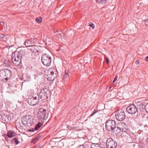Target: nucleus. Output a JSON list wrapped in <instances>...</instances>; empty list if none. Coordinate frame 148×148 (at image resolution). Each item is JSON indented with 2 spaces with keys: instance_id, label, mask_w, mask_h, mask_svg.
I'll use <instances>...</instances> for the list:
<instances>
[{
  "instance_id": "48",
  "label": "nucleus",
  "mask_w": 148,
  "mask_h": 148,
  "mask_svg": "<svg viewBox=\"0 0 148 148\" xmlns=\"http://www.w3.org/2000/svg\"><path fill=\"white\" fill-rule=\"evenodd\" d=\"M147 119H148V116L147 117Z\"/></svg>"
},
{
  "instance_id": "30",
  "label": "nucleus",
  "mask_w": 148,
  "mask_h": 148,
  "mask_svg": "<svg viewBox=\"0 0 148 148\" xmlns=\"http://www.w3.org/2000/svg\"><path fill=\"white\" fill-rule=\"evenodd\" d=\"M144 109L145 111L148 113V103H146Z\"/></svg>"
},
{
  "instance_id": "23",
  "label": "nucleus",
  "mask_w": 148,
  "mask_h": 148,
  "mask_svg": "<svg viewBox=\"0 0 148 148\" xmlns=\"http://www.w3.org/2000/svg\"><path fill=\"white\" fill-rule=\"evenodd\" d=\"M139 125L140 127V129L142 130H147V128L148 127V126L147 125H145L142 124L140 123L139 124Z\"/></svg>"
},
{
  "instance_id": "15",
  "label": "nucleus",
  "mask_w": 148,
  "mask_h": 148,
  "mask_svg": "<svg viewBox=\"0 0 148 148\" xmlns=\"http://www.w3.org/2000/svg\"><path fill=\"white\" fill-rule=\"evenodd\" d=\"M5 69L0 70V80L1 81L3 79H5L6 75L5 73Z\"/></svg>"
},
{
  "instance_id": "20",
  "label": "nucleus",
  "mask_w": 148,
  "mask_h": 148,
  "mask_svg": "<svg viewBox=\"0 0 148 148\" xmlns=\"http://www.w3.org/2000/svg\"><path fill=\"white\" fill-rule=\"evenodd\" d=\"M69 71H68L67 72H66V70H65V72L64 73L63 76V79L64 80L67 81L69 78V75L68 74V72Z\"/></svg>"
},
{
  "instance_id": "9",
  "label": "nucleus",
  "mask_w": 148,
  "mask_h": 148,
  "mask_svg": "<svg viewBox=\"0 0 148 148\" xmlns=\"http://www.w3.org/2000/svg\"><path fill=\"white\" fill-rule=\"evenodd\" d=\"M138 109L136 106L134 104L129 106L126 109L127 112L130 114H135L138 112Z\"/></svg>"
},
{
  "instance_id": "17",
  "label": "nucleus",
  "mask_w": 148,
  "mask_h": 148,
  "mask_svg": "<svg viewBox=\"0 0 148 148\" xmlns=\"http://www.w3.org/2000/svg\"><path fill=\"white\" fill-rule=\"evenodd\" d=\"M7 136L9 138H12L16 136V133L13 131H9L7 133Z\"/></svg>"
},
{
  "instance_id": "18",
  "label": "nucleus",
  "mask_w": 148,
  "mask_h": 148,
  "mask_svg": "<svg viewBox=\"0 0 148 148\" xmlns=\"http://www.w3.org/2000/svg\"><path fill=\"white\" fill-rule=\"evenodd\" d=\"M3 64L4 66L10 67L11 64V62L8 59L6 58L4 60Z\"/></svg>"
},
{
  "instance_id": "33",
  "label": "nucleus",
  "mask_w": 148,
  "mask_h": 148,
  "mask_svg": "<svg viewBox=\"0 0 148 148\" xmlns=\"http://www.w3.org/2000/svg\"><path fill=\"white\" fill-rule=\"evenodd\" d=\"M144 23L145 26L148 27V18H147L144 21Z\"/></svg>"
},
{
  "instance_id": "29",
  "label": "nucleus",
  "mask_w": 148,
  "mask_h": 148,
  "mask_svg": "<svg viewBox=\"0 0 148 148\" xmlns=\"http://www.w3.org/2000/svg\"><path fill=\"white\" fill-rule=\"evenodd\" d=\"M40 138L39 135H38L33 140V142L34 143L36 142Z\"/></svg>"
},
{
  "instance_id": "8",
  "label": "nucleus",
  "mask_w": 148,
  "mask_h": 148,
  "mask_svg": "<svg viewBox=\"0 0 148 148\" xmlns=\"http://www.w3.org/2000/svg\"><path fill=\"white\" fill-rule=\"evenodd\" d=\"M136 103L137 109H138L140 111H142L145 108L146 104L145 101L141 100L140 99H137L136 101Z\"/></svg>"
},
{
  "instance_id": "5",
  "label": "nucleus",
  "mask_w": 148,
  "mask_h": 148,
  "mask_svg": "<svg viewBox=\"0 0 148 148\" xmlns=\"http://www.w3.org/2000/svg\"><path fill=\"white\" fill-rule=\"evenodd\" d=\"M116 123L113 120H109L106 122V129L109 132L111 131L113 128L116 126Z\"/></svg>"
},
{
  "instance_id": "47",
  "label": "nucleus",
  "mask_w": 148,
  "mask_h": 148,
  "mask_svg": "<svg viewBox=\"0 0 148 148\" xmlns=\"http://www.w3.org/2000/svg\"><path fill=\"white\" fill-rule=\"evenodd\" d=\"M48 69V68H47V69Z\"/></svg>"
},
{
  "instance_id": "45",
  "label": "nucleus",
  "mask_w": 148,
  "mask_h": 148,
  "mask_svg": "<svg viewBox=\"0 0 148 148\" xmlns=\"http://www.w3.org/2000/svg\"><path fill=\"white\" fill-rule=\"evenodd\" d=\"M4 119H5V121H6V119H5V118Z\"/></svg>"
},
{
  "instance_id": "22",
  "label": "nucleus",
  "mask_w": 148,
  "mask_h": 148,
  "mask_svg": "<svg viewBox=\"0 0 148 148\" xmlns=\"http://www.w3.org/2000/svg\"><path fill=\"white\" fill-rule=\"evenodd\" d=\"M51 61V58L48 55L47 56V66L50 65Z\"/></svg>"
},
{
  "instance_id": "39",
  "label": "nucleus",
  "mask_w": 148,
  "mask_h": 148,
  "mask_svg": "<svg viewBox=\"0 0 148 148\" xmlns=\"http://www.w3.org/2000/svg\"><path fill=\"white\" fill-rule=\"evenodd\" d=\"M145 60L146 61H148V56L145 58Z\"/></svg>"
},
{
  "instance_id": "37",
  "label": "nucleus",
  "mask_w": 148,
  "mask_h": 148,
  "mask_svg": "<svg viewBox=\"0 0 148 148\" xmlns=\"http://www.w3.org/2000/svg\"><path fill=\"white\" fill-rule=\"evenodd\" d=\"M0 24L1 25H3L4 24V22L3 21H1L0 22Z\"/></svg>"
},
{
  "instance_id": "14",
  "label": "nucleus",
  "mask_w": 148,
  "mask_h": 148,
  "mask_svg": "<svg viewBox=\"0 0 148 148\" xmlns=\"http://www.w3.org/2000/svg\"><path fill=\"white\" fill-rule=\"evenodd\" d=\"M90 148H105L104 147H103L102 145L98 143H90Z\"/></svg>"
},
{
  "instance_id": "34",
  "label": "nucleus",
  "mask_w": 148,
  "mask_h": 148,
  "mask_svg": "<svg viewBox=\"0 0 148 148\" xmlns=\"http://www.w3.org/2000/svg\"><path fill=\"white\" fill-rule=\"evenodd\" d=\"M5 37V35L3 34H0V40L2 39H4V37Z\"/></svg>"
},
{
  "instance_id": "43",
  "label": "nucleus",
  "mask_w": 148,
  "mask_h": 148,
  "mask_svg": "<svg viewBox=\"0 0 148 148\" xmlns=\"http://www.w3.org/2000/svg\"><path fill=\"white\" fill-rule=\"evenodd\" d=\"M111 88V86L109 88V89H110V88Z\"/></svg>"
},
{
  "instance_id": "16",
  "label": "nucleus",
  "mask_w": 148,
  "mask_h": 148,
  "mask_svg": "<svg viewBox=\"0 0 148 148\" xmlns=\"http://www.w3.org/2000/svg\"><path fill=\"white\" fill-rule=\"evenodd\" d=\"M90 143L87 142L83 145L79 146L77 148H90Z\"/></svg>"
},
{
  "instance_id": "27",
  "label": "nucleus",
  "mask_w": 148,
  "mask_h": 148,
  "mask_svg": "<svg viewBox=\"0 0 148 148\" xmlns=\"http://www.w3.org/2000/svg\"><path fill=\"white\" fill-rule=\"evenodd\" d=\"M40 98L42 101L43 102H46V97L45 96V93L43 95H42L41 96Z\"/></svg>"
},
{
  "instance_id": "11",
  "label": "nucleus",
  "mask_w": 148,
  "mask_h": 148,
  "mask_svg": "<svg viewBox=\"0 0 148 148\" xmlns=\"http://www.w3.org/2000/svg\"><path fill=\"white\" fill-rule=\"evenodd\" d=\"M5 72L6 75L5 80L7 81L11 77L12 72L10 70L7 69H5Z\"/></svg>"
},
{
  "instance_id": "1",
  "label": "nucleus",
  "mask_w": 148,
  "mask_h": 148,
  "mask_svg": "<svg viewBox=\"0 0 148 148\" xmlns=\"http://www.w3.org/2000/svg\"><path fill=\"white\" fill-rule=\"evenodd\" d=\"M53 69L52 68L49 69L47 71V85L48 86V90L49 91L52 90L54 87L52 89L51 88V86L52 85L53 82V81L55 79L54 77L53 76L54 72L53 71Z\"/></svg>"
},
{
  "instance_id": "28",
  "label": "nucleus",
  "mask_w": 148,
  "mask_h": 148,
  "mask_svg": "<svg viewBox=\"0 0 148 148\" xmlns=\"http://www.w3.org/2000/svg\"><path fill=\"white\" fill-rule=\"evenodd\" d=\"M42 18L41 17H39L36 19V22L38 23H40L42 21Z\"/></svg>"
},
{
  "instance_id": "41",
  "label": "nucleus",
  "mask_w": 148,
  "mask_h": 148,
  "mask_svg": "<svg viewBox=\"0 0 148 148\" xmlns=\"http://www.w3.org/2000/svg\"><path fill=\"white\" fill-rule=\"evenodd\" d=\"M46 89V88H44V89H43V90L44 91H45V89Z\"/></svg>"
},
{
  "instance_id": "10",
  "label": "nucleus",
  "mask_w": 148,
  "mask_h": 148,
  "mask_svg": "<svg viewBox=\"0 0 148 148\" xmlns=\"http://www.w3.org/2000/svg\"><path fill=\"white\" fill-rule=\"evenodd\" d=\"M39 112L40 113V118L41 122H44L45 121L46 118V110L45 109L43 108H40L39 110Z\"/></svg>"
},
{
  "instance_id": "49",
  "label": "nucleus",
  "mask_w": 148,
  "mask_h": 148,
  "mask_svg": "<svg viewBox=\"0 0 148 148\" xmlns=\"http://www.w3.org/2000/svg\"><path fill=\"white\" fill-rule=\"evenodd\" d=\"M123 124H124L125 125V123H123Z\"/></svg>"
},
{
  "instance_id": "32",
  "label": "nucleus",
  "mask_w": 148,
  "mask_h": 148,
  "mask_svg": "<svg viewBox=\"0 0 148 148\" xmlns=\"http://www.w3.org/2000/svg\"><path fill=\"white\" fill-rule=\"evenodd\" d=\"M89 26L91 27L93 29H94L95 28V26L94 24L91 22L89 23Z\"/></svg>"
},
{
  "instance_id": "19",
  "label": "nucleus",
  "mask_w": 148,
  "mask_h": 148,
  "mask_svg": "<svg viewBox=\"0 0 148 148\" xmlns=\"http://www.w3.org/2000/svg\"><path fill=\"white\" fill-rule=\"evenodd\" d=\"M41 61L43 64L45 66H46V54H44L42 55V56Z\"/></svg>"
},
{
  "instance_id": "42",
  "label": "nucleus",
  "mask_w": 148,
  "mask_h": 148,
  "mask_svg": "<svg viewBox=\"0 0 148 148\" xmlns=\"http://www.w3.org/2000/svg\"><path fill=\"white\" fill-rule=\"evenodd\" d=\"M60 35H61V34L60 33H58Z\"/></svg>"
},
{
  "instance_id": "46",
  "label": "nucleus",
  "mask_w": 148,
  "mask_h": 148,
  "mask_svg": "<svg viewBox=\"0 0 148 148\" xmlns=\"http://www.w3.org/2000/svg\"><path fill=\"white\" fill-rule=\"evenodd\" d=\"M47 103L48 102H47V101H48V100H47Z\"/></svg>"
},
{
  "instance_id": "12",
  "label": "nucleus",
  "mask_w": 148,
  "mask_h": 148,
  "mask_svg": "<svg viewBox=\"0 0 148 148\" xmlns=\"http://www.w3.org/2000/svg\"><path fill=\"white\" fill-rule=\"evenodd\" d=\"M121 130V128L116 127L115 126L114 128H113L111 131V133L113 135H117L120 132Z\"/></svg>"
},
{
  "instance_id": "21",
  "label": "nucleus",
  "mask_w": 148,
  "mask_h": 148,
  "mask_svg": "<svg viewBox=\"0 0 148 148\" xmlns=\"http://www.w3.org/2000/svg\"><path fill=\"white\" fill-rule=\"evenodd\" d=\"M31 48L30 50L31 51L33 52H34L35 51L38 52V46H31Z\"/></svg>"
},
{
  "instance_id": "7",
  "label": "nucleus",
  "mask_w": 148,
  "mask_h": 148,
  "mask_svg": "<svg viewBox=\"0 0 148 148\" xmlns=\"http://www.w3.org/2000/svg\"><path fill=\"white\" fill-rule=\"evenodd\" d=\"M117 145V143L113 138H109L107 140L106 148H115Z\"/></svg>"
},
{
  "instance_id": "31",
  "label": "nucleus",
  "mask_w": 148,
  "mask_h": 148,
  "mask_svg": "<svg viewBox=\"0 0 148 148\" xmlns=\"http://www.w3.org/2000/svg\"><path fill=\"white\" fill-rule=\"evenodd\" d=\"M99 111L98 110H97V109L95 110L94 111L92 112V113L90 115V116H93L97 112H98Z\"/></svg>"
},
{
  "instance_id": "13",
  "label": "nucleus",
  "mask_w": 148,
  "mask_h": 148,
  "mask_svg": "<svg viewBox=\"0 0 148 148\" xmlns=\"http://www.w3.org/2000/svg\"><path fill=\"white\" fill-rule=\"evenodd\" d=\"M34 42H36L35 39H31L27 40L24 44L27 47H30L31 46V45L34 43Z\"/></svg>"
},
{
  "instance_id": "25",
  "label": "nucleus",
  "mask_w": 148,
  "mask_h": 148,
  "mask_svg": "<svg viewBox=\"0 0 148 148\" xmlns=\"http://www.w3.org/2000/svg\"><path fill=\"white\" fill-rule=\"evenodd\" d=\"M123 132L122 134H124L125 136H126L127 134H128L127 132L128 131V130L125 128H121V130Z\"/></svg>"
},
{
  "instance_id": "50",
  "label": "nucleus",
  "mask_w": 148,
  "mask_h": 148,
  "mask_svg": "<svg viewBox=\"0 0 148 148\" xmlns=\"http://www.w3.org/2000/svg\"><path fill=\"white\" fill-rule=\"evenodd\" d=\"M45 45H46V42H45Z\"/></svg>"
},
{
  "instance_id": "35",
  "label": "nucleus",
  "mask_w": 148,
  "mask_h": 148,
  "mask_svg": "<svg viewBox=\"0 0 148 148\" xmlns=\"http://www.w3.org/2000/svg\"><path fill=\"white\" fill-rule=\"evenodd\" d=\"M117 78H118V75H116L115 76L114 78V79L112 83H114V82H115L116 81V80L117 79Z\"/></svg>"
},
{
  "instance_id": "24",
  "label": "nucleus",
  "mask_w": 148,
  "mask_h": 148,
  "mask_svg": "<svg viewBox=\"0 0 148 148\" xmlns=\"http://www.w3.org/2000/svg\"><path fill=\"white\" fill-rule=\"evenodd\" d=\"M11 142H12L14 143H15L16 145L20 143L19 141H18V139L16 138H13L12 140H11Z\"/></svg>"
},
{
  "instance_id": "36",
  "label": "nucleus",
  "mask_w": 148,
  "mask_h": 148,
  "mask_svg": "<svg viewBox=\"0 0 148 148\" xmlns=\"http://www.w3.org/2000/svg\"><path fill=\"white\" fill-rule=\"evenodd\" d=\"M106 62L107 65H108L109 63V60L108 58H106Z\"/></svg>"
},
{
  "instance_id": "26",
  "label": "nucleus",
  "mask_w": 148,
  "mask_h": 148,
  "mask_svg": "<svg viewBox=\"0 0 148 148\" xmlns=\"http://www.w3.org/2000/svg\"><path fill=\"white\" fill-rule=\"evenodd\" d=\"M42 124L40 123H38V124L36 125L34 129L35 130H38L42 126Z\"/></svg>"
},
{
  "instance_id": "44",
  "label": "nucleus",
  "mask_w": 148,
  "mask_h": 148,
  "mask_svg": "<svg viewBox=\"0 0 148 148\" xmlns=\"http://www.w3.org/2000/svg\"><path fill=\"white\" fill-rule=\"evenodd\" d=\"M47 99H48V97L47 96Z\"/></svg>"
},
{
  "instance_id": "38",
  "label": "nucleus",
  "mask_w": 148,
  "mask_h": 148,
  "mask_svg": "<svg viewBox=\"0 0 148 148\" xmlns=\"http://www.w3.org/2000/svg\"><path fill=\"white\" fill-rule=\"evenodd\" d=\"M140 62L139 61V60H137L135 62V63L136 64H139Z\"/></svg>"
},
{
  "instance_id": "40",
  "label": "nucleus",
  "mask_w": 148,
  "mask_h": 148,
  "mask_svg": "<svg viewBox=\"0 0 148 148\" xmlns=\"http://www.w3.org/2000/svg\"><path fill=\"white\" fill-rule=\"evenodd\" d=\"M3 119V116H1V115L0 114V119Z\"/></svg>"
},
{
  "instance_id": "3",
  "label": "nucleus",
  "mask_w": 148,
  "mask_h": 148,
  "mask_svg": "<svg viewBox=\"0 0 148 148\" xmlns=\"http://www.w3.org/2000/svg\"><path fill=\"white\" fill-rule=\"evenodd\" d=\"M32 118L31 116L27 115L24 116L22 119V122L24 125L30 126L33 124Z\"/></svg>"
},
{
  "instance_id": "4",
  "label": "nucleus",
  "mask_w": 148,
  "mask_h": 148,
  "mask_svg": "<svg viewBox=\"0 0 148 148\" xmlns=\"http://www.w3.org/2000/svg\"><path fill=\"white\" fill-rule=\"evenodd\" d=\"M115 115L116 119L120 121H123L126 118V114L122 109H120L116 111Z\"/></svg>"
},
{
  "instance_id": "2",
  "label": "nucleus",
  "mask_w": 148,
  "mask_h": 148,
  "mask_svg": "<svg viewBox=\"0 0 148 148\" xmlns=\"http://www.w3.org/2000/svg\"><path fill=\"white\" fill-rule=\"evenodd\" d=\"M12 60L14 64L18 66L21 64L22 54L18 51H16L12 54Z\"/></svg>"
},
{
  "instance_id": "6",
  "label": "nucleus",
  "mask_w": 148,
  "mask_h": 148,
  "mask_svg": "<svg viewBox=\"0 0 148 148\" xmlns=\"http://www.w3.org/2000/svg\"><path fill=\"white\" fill-rule=\"evenodd\" d=\"M37 96L38 97L32 95L29 96L28 99V102L29 104L34 106L37 104L39 101V97L38 96Z\"/></svg>"
}]
</instances>
